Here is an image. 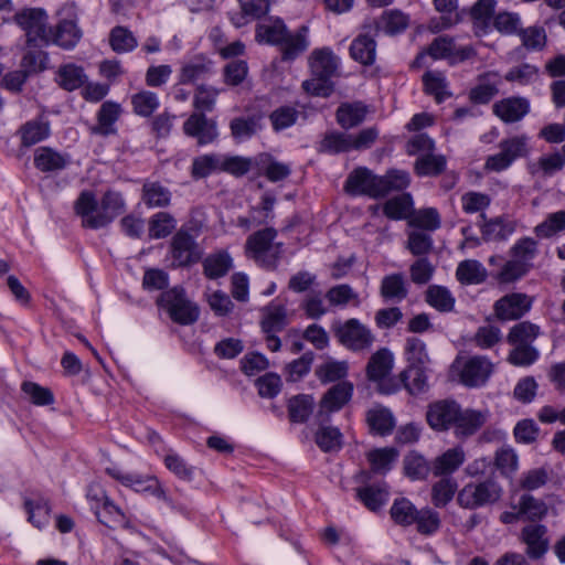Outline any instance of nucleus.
Wrapping results in <instances>:
<instances>
[{"label":"nucleus","instance_id":"1","mask_svg":"<svg viewBox=\"0 0 565 565\" xmlns=\"http://www.w3.org/2000/svg\"><path fill=\"white\" fill-rule=\"evenodd\" d=\"M331 331L340 344L353 352L366 351L375 341L371 329L355 318L333 321Z\"/></svg>","mask_w":565,"mask_h":565},{"label":"nucleus","instance_id":"2","mask_svg":"<svg viewBox=\"0 0 565 565\" xmlns=\"http://www.w3.org/2000/svg\"><path fill=\"white\" fill-rule=\"evenodd\" d=\"M502 494L501 487L492 479L469 482L459 490L457 503L463 509H478L495 503Z\"/></svg>","mask_w":565,"mask_h":565},{"label":"nucleus","instance_id":"3","mask_svg":"<svg viewBox=\"0 0 565 565\" xmlns=\"http://www.w3.org/2000/svg\"><path fill=\"white\" fill-rule=\"evenodd\" d=\"M159 303L164 307L171 319L181 324H191L199 318V309L192 303L180 287L162 292Z\"/></svg>","mask_w":565,"mask_h":565},{"label":"nucleus","instance_id":"4","mask_svg":"<svg viewBox=\"0 0 565 565\" xmlns=\"http://www.w3.org/2000/svg\"><path fill=\"white\" fill-rule=\"evenodd\" d=\"M500 151L489 156L484 168L489 171L501 172L508 169L516 159L525 157L529 152L527 138L514 136L500 141Z\"/></svg>","mask_w":565,"mask_h":565},{"label":"nucleus","instance_id":"5","mask_svg":"<svg viewBox=\"0 0 565 565\" xmlns=\"http://www.w3.org/2000/svg\"><path fill=\"white\" fill-rule=\"evenodd\" d=\"M277 235L276 230L267 227L260 230L247 238L246 250L257 263L266 267H274L279 253V246H274L273 242Z\"/></svg>","mask_w":565,"mask_h":565},{"label":"nucleus","instance_id":"6","mask_svg":"<svg viewBox=\"0 0 565 565\" xmlns=\"http://www.w3.org/2000/svg\"><path fill=\"white\" fill-rule=\"evenodd\" d=\"M170 254L174 267H185L195 264L202 256V250L196 243V236L182 226L173 235L170 243Z\"/></svg>","mask_w":565,"mask_h":565},{"label":"nucleus","instance_id":"7","mask_svg":"<svg viewBox=\"0 0 565 565\" xmlns=\"http://www.w3.org/2000/svg\"><path fill=\"white\" fill-rule=\"evenodd\" d=\"M454 367L459 371L460 382L468 387L482 386L490 379L494 365L486 356L475 355L466 360H456Z\"/></svg>","mask_w":565,"mask_h":565},{"label":"nucleus","instance_id":"8","mask_svg":"<svg viewBox=\"0 0 565 565\" xmlns=\"http://www.w3.org/2000/svg\"><path fill=\"white\" fill-rule=\"evenodd\" d=\"M425 53L434 60H447L450 64L462 63L477 54L472 45L458 46L449 35L435 38Z\"/></svg>","mask_w":565,"mask_h":565},{"label":"nucleus","instance_id":"9","mask_svg":"<svg viewBox=\"0 0 565 565\" xmlns=\"http://www.w3.org/2000/svg\"><path fill=\"white\" fill-rule=\"evenodd\" d=\"M14 21L25 31L30 45L38 41L47 43L51 40V29H47V15L44 10H22L14 15Z\"/></svg>","mask_w":565,"mask_h":565},{"label":"nucleus","instance_id":"10","mask_svg":"<svg viewBox=\"0 0 565 565\" xmlns=\"http://www.w3.org/2000/svg\"><path fill=\"white\" fill-rule=\"evenodd\" d=\"M382 179L367 168H356L347 178L344 189L352 195L381 198Z\"/></svg>","mask_w":565,"mask_h":565},{"label":"nucleus","instance_id":"11","mask_svg":"<svg viewBox=\"0 0 565 565\" xmlns=\"http://www.w3.org/2000/svg\"><path fill=\"white\" fill-rule=\"evenodd\" d=\"M520 541L525 544V555L532 561L544 557L550 547L547 527L540 523L525 525L520 533Z\"/></svg>","mask_w":565,"mask_h":565},{"label":"nucleus","instance_id":"12","mask_svg":"<svg viewBox=\"0 0 565 565\" xmlns=\"http://www.w3.org/2000/svg\"><path fill=\"white\" fill-rule=\"evenodd\" d=\"M354 386L351 382L342 381L330 387L320 401L318 417L326 420L328 415L340 411L353 395Z\"/></svg>","mask_w":565,"mask_h":565},{"label":"nucleus","instance_id":"13","mask_svg":"<svg viewBox=\"0 0 565 565\" xmlns=\"http://www.w3.org/2000/svg\"><path fill=\"white\" fill-rule=\"evenodd\" d=\"M532 307V299L520 292L505 295L494 302V312L500 320H516L523 317Z\"/></svg>","mask_w":565,"mask_h":565},{"label":"nucleus","instance_id":"14","mask_svg":"<svg viewBox=\"0 0 565 565\" xmlns=\"http://www.w3.org/2000/svg\"><path fill=\"white\" fill-rule=\"evenodd\" d=\"M460 415V406L455 401H439L429 405L426 417L434 430H447L455 427L457 416Z\"/></svg>","mask_w":565,"mask_h":565},{"label":"nucleus","instance_id":"15","mask_svg":"<svg viewBox=\"0 0 565 565\" xmlns=\"http://www.w3.org/2000/svg\"><path fill=\"white\" fill-rule=\"evenodd\" d=\"M87 497L92 500L100 501V505H95V515L98 521L109 529L128 527L129 521L119 507H117L106 494L100 493L92 494L90 491Z\"/></svg>","mask_w":565,"mask_h":565},{"label":"nucleus","instance_id":"16","mask_svg":"<svg viewBox=\"0 0 565 565\" xmlns=\"http://www.w3.org/2000/svg\"><path fill=\"white\" fill-rule=\"evenodd\" d=\"M125 210V201L119 193L108 191L104 194L97 216L88 220L90 228L97 230L111 223Z\"/></svg>","mask_w":565,"mask_h":565},{"label":"nucleus","instance_id":"17","mask_svg":"<svg viewBox=\"0 0 565 565\" xmlns=\"http://www.w3.org/2000/svg\"><path fill=\"white\" fill-rule=\"evenodd\" d=\"M186 136L198 139L199 145H206L217 138V128L214 120L207 119L204 114L193 113L183 124Z\"/></svg>","mask_w":565,"mask_h":565},{"label":"nucleus","instance_id":"18","mask_svg":"<svg viewBox=\"0 0 565 565\" xmlns=\"http://www.w3.org/2000/svg\"><path fill=\"white\" fill-rule=\"evenodd\" d=\"M493 113L504 122L520 121L530 111V102L525 97L512 96L493 104Z\"/></svg>","mask_w":565,"mask_h":565},{"label":"nucleus","instance_id":"19","mask_svg":"<svg viewBox=\"0 0 565 565\" xmlns=\"http://www.w3.org/2000/svg\"><path fill=\"white\" fill-rule=\"evenodd\" d=\"M82 38V30L77 25L75 14L60 20L55 31L51 29V40L63 49H73Z\"/></svg>","mask_w":565,"mask_h":565},{"label":"nucleus","instance_id":"20","mask_svg":"<svg viewBox=\"0 0 565 565\" xmlns=\"http://www.w3.org/2000/svg\"><path fill=\"white\" fill-rule=\"evenodd\" d=\"M340 58L330 47L316 49L310 54V67L315 76L333 77L339 68Z\"/></svg>","mask_w":565,"mask_h":565},{"label":"nucleus","instance_id":"21","mask_svg":"<svg viewBox=\"0 0 565 565\" xmlns=\"http://www.w3.org/2000/svg\"><path fill=\"white\" fill-rule=\"evenodd\" d=\"M350 56L364 66L373 65L376 58V41L370 32L360 33L350 45Z\"/></svg>","mask_w":565,"mask_h":565},{"label":"nucleus","instance_id":"22","mask_svg":"<svg viewBox=\"0 0 565 565\" xmlns=\"http://www.w3.org/2000/svg\"><path fill=\"white\" fill-rule=\"evenodd\" d=\"M488 412L475 409H461L455 424V435L459 438H467L475 435L487 422Z\"/></svg>","mask_w":565,"mask_h":565},{"label":"nucleus","instance_id":"23","mask_svg":"<svg viewBox=\"0 0 565 565\" xmlns=\"http://www.w3.org/2000/svg\"><path fill=\"white\" fill-rule=\"evenodd\" d=\"M465 460L466 452L463 448L457 446L436 457L431 466V471L436 477L451 475L465 462Z\"/></svg>","mask_w":565,"mask_h":565},{"label":"nucleus","instance_id":"24","mask_svg":"<svg viewBox=\"0 0 565 565\" xmlns=\"http://www.w3.org/2000/svg\"><path fill=\"white\" fill-rule=\"evenodd\" d=\"M480 217L483 220L481 225L482 238L487 242L505 241L515 230L514 223L502 216L487 220L482 213Z\"/></svg>","mask_w":565,"mask_h":565},{"label":"nucleus","instance_id":"25","mask_svg":"<svg viewBox=\"0 0 565 565\" xmlns=\"http://www.w3.org/2000/svg\"><path fill=\"white\" fill-rule=\"evenodd\" d=\"M366 423L372 433L381 436L391 434L395 427L392 412L382 405H375L366 412Z\"/></svg>","mask_w":565,"mask_h":565},{"label":"nucleus","instance_id":"26","mask_svg":"<svg viewBox=\"0 0 565 565\" xmlns=\"http://www.w3.org/2000/svg\"><path fill=\"white\" fill-rule=\"evenodd\" d=\"M393 354L386 348H382L373 353L366 365V376L370 381L382 380L390 375L393 369Z\"/></svg>","mask_w":565,"mask_h":565},{"label":"nucleus","instance_id":"27","mask_svg":"<svg viewBox=\"0 0 565 565\" xmlns=\"http://www.w3.org/2000/svg\"><path fill=\"white\" fill-rule=\"evenodd\" d=\"M287 323V309L285 305L273 301L264 308L262 329L265 333L279 332Z\"/></svg>","mask_w":565,"mask_h":565},{"label":"nucleus","instance_id":"28","mask_svg":"<svg viewBox=\"0 0 565 565\" xmlns=\"http://www.w3.org/2000/svg\"><path fill=\"white\" fill-rule=\"evenodd\" d=\"M367 107L361 103H344L337 109V121L344 129H351L362 124L366 117Z\"/></svg>","mask_w":565,"mask_h":565},{"label":"nucleus","instance_id":"29","mask_svg":"<svg viewBox=\"0 0 565 565\" xmlns=\"http://www.w3.org/2000/svg\"><path fill=\"white\" fill-rule=\"evenodd\" d=\"M70 159L51 148L41 147L36 149L34 154V166L42 172H52L63 170Z\"/></svg>","mask_w":565,"mask_h":565},{"label":"nucleus","instance_id":"30","mask_svg":"<svg viewBox=\"0 0 565 565\" xmlns=\"http://www.w3.org/2000/svg\"><path fill=\"white\" fill-rule=\"evenodd\" d=\"M307 34L308 28L306 25H302L295 34L287 32L284 41L280 43L284 60H295L308 49L309 41Z\"/></svg>","mask_w":565,"mask_h":565},{"label":"nucleus","instance_id":"31","mask_svg":"<svg viewBox=\"0 0 565 565\" xmlns=\"http://www.w3.org/2000/svg\"><path fill=\"white\" fill-rule=\"evenodd\" d=\"M381 296L386 301L399 302L407 297L408 290L403 274L387 275L382 279Z\"/></svg>","mask_w":565,"mask_h":565},{"label":"nucleus","instance_id":"32","mask_svg":"<svg viewBox=\"0 0 565 565\" xmlns=\"http://www.w3.org/2000/svg\"><path fill=\"white\" fill-rule=\"evenodd\" d=\"M211 61L196 56L183 63L179 74V83L190 84L198 79H203L211 73Z\"/></svg>","mask_w":565,"mask_h":565},{"label":"nucleus","instance_id":"33","mask_svg":"<svg viewBox=\"0 0 565 565\" xmlns=\"http://www.w3.org/2000/svg\"><path fill=\"white\" fill-rule=\"evenodd\" d=\"M565 166V158L558 152L540 157L535 162L527 164V170L533 177L546 178L551 177L557 171H561Z\"/></svg>","mask_w":565,"mask_h":565},{"label":"nucleus","instance_id":"34","mask_svg":"<svg viewBox=\"0 0 565 565\" xmlns=\"http://www.w3.org/2000/svg\"><path fill=\"white\" fill-rule=\"evenodd\" d=\"M456 277L463 285H479L487 279V269L476 259H466L459 263Z\"/></svg>","mask_w":565,"mask_h":565},{"label":"nucleus","instance_id":"35","mask_svg":"<svg viewBox=\"0 0 565 565\" xmlns=\"http://www.w3.org/2000/svg\"><path fill=\"white\" fill-rule=\"evenodd\" d=\"M142 201L149 209L167 207L171 202V192L159 182L147 181L142 186Z\"/></svg>","mask_w":565,"mask_h":565},{"label":"nucleus","instance_id":"36","mask_svg":"<svg viewBox=\"0 0 565 565\" xmlns=\"http://www.w3.org/2000/svg\"><path fill=\"white\" fill-rule=\"evenodd\" d=\"M356 498L370 510H380L388 500L385 486H366L356 489Z\"/></svg>","mask_w":565,"mask_h":565},{"label":"nucleus","instance_id":"37","mask_svg":"<svg viewBox=\"0 0 565 565\" xmlns=\"http://www.w3.org/2000/svg\"><path fill=\"white\" fill-rule=\"evenodd\" d=\"M232 266V258L224 250L211 254L203 260L204 274L210 279L225 276Z\"/></svg>","mask_w":565,"mask_h":565},{"label":"nucleus","instance_id":"38","mask_svg":"<svg viewBox=\"0 0 565 565\" xmlns=\"http://www.w3.org/2000/svg\"><path fill=\"white\" fill-rule=\"evenodd\" d=\"M399 376L409 394L418 395L427 392L428 381L424 366H408Z\"/></svg>","mask_w":565,"mask_h":565},{"label":"nucleus","instance_id":"39","mask_svg":"<svg viewBox=\"0 0 565 565\" xmlns=\"http://www.w3.org/2000/svg\"><path fill=\"white\" fill-rule=\"evenodd\" d=\"M425 92L434 96L437 103L444 102L451 96L448 90V84L441 72L428 71L423 75Z\"/></svg>","mask_w":565,"mask_h":565},{"label":"nucleus","instance_id":"40","mask_svg":"<svg viewBox=\"0 0 565 565\" xmlns=\"http://www.w3.org/2000/svg\"><path fill=\"white\" fill-rule=\"evenodd\" d=\"M256 164L259 166L260 171L271 182H278L286 179L291 169L288 164L279 162L271 158L269 154H260L256 159Z\"/></svg>","mask_w":565,"mask_h":565},{"label":"nucleus","instance_id":"41","mask_svg":"<svg viewBox=\"0 0 565 565\" xmlns=\"http://www.w3.org/2000/svg\"><path fill=\"white\" fill-rule=\"evenodd\" d=\"M416 507L406 498L396 499L390 510L393 521L402 526H409L415 523L418 515Z\"/></svg>","mask_w":565,"mask_h":565},{"label":"nucleus","instance_id":"42","mask_svg":"<svg viewBox=\"0 0 565 565\" xmlns=\"http://www.w3.org/2000/svg\"><path fill=\"white\" fill-rule=\"evenodd\" d=\"M397 456L398 452L394 448L386 447L370 451L367 454V460L371 465L372 471L384 475L392 469Z\"/></svg>","mask_w":565,"mask_h":565},{"label":"nucleus","instance_id":"43","mask_svg":"<svg viewBox=\"0 0 565 565\" xmlns=\"http://www.w3.org/2000/svg\"><path fill=\"white\" fill-rule=\"evenodd\" d=\"M177 221L168 212H158L149 220L150 238L159 239L169 236L175 228Z\"/></svg>","mask_w":565,"mask_h":565},{"label":"nucleus","instance_id":"44","mask_svg":"<svg viewBox=\"0 0 565 565\" xmlns=\"http://www.w3.org/2000/svg\"><path fill=\"white\" fill-rule=\"evenodd\" d=\"M518 504L522 520L535 522L542 520L547 514L545 502L531 494L521 495Z\"/></svg>","mask_w":565,"mask_h":565},{"label":"nucleus","instance_id":"45","mask_svg":"<svg viewBox=\"0 0 565 565\" xmlns=\"http://www.w3.org/2000/svg\"><path fill=\"white\" fill-rule=\"evenodd\" d=\"M458 483L452 478H443L431 488V502L436 508L446 507L455 497Z\"/></svg>","mask_w":565,"mask_h":565},{"label":"nucleus","instance_id":"46","mask_svg":"<svg viewBox=\"0 0 565 565\" xmlns=\"http://www.w3.org/2000/svg\"><path fill=\"white\" fill-rule=\"evenodd\" d=\"M540 327L530 321H522L514 324L508 334L507 341L510 344H531L539 337Z\"/></svg>","mask_w":565,"mask_h":565},{"label":"nucleus","instance_id":"47","mask_svg":"<svg viewBox=\"0 0 565 565\" xmlns=\"http://www.w3.org/2000/svg\"><path fill=\"white\" fill-rule=\"evenodd\" d=\"M85 81L83 68L74 64L64 65L57 72L58 85L70 92L79 88Z\"/></svg>","mask_w":565,"mask_h":565},{"label":"nucleus","instance_id":"48","mask_svg":"<svg viewBox=\"0 0 565 565\" xmlns=\"http://www.w3.org/2000/svg\"><path fill=\"white\" fill-rule=\"evenodd\" d=\"M120 106L113 102H105L98 111V127L96 131L107 136L115 132L114 125L119 118Z\"/></svg>","mask_w":565,"mask_h":565},{"label":"nucleus","instance_id":"49","mask_svg":"<svg viewBox=\"0 0 565 565\" xmlns=\"http://www.w3.org/2000/svg\"><path fill=\"white\" fill-rule=\"evenodd\" d=\"M518 36L527 51H542L547 41L545 29L539 25L521 28Z\"/></svg>","mask_w":565,"mask_h":565},{"label":"nucleus","instance_id":"50","mask_svg":"<svg viewBox=\"0 0 565 565\" xmlns=\"http://www.w3.org/2000/svg\"><path fill=\"white\" fill-rule=\"evenodd\" d=\"M220 89L210 85L201 84L196 87L193 96V107L195 113L204 114L212 111L215 107Z\"/></svg>","mask_w":565,"mask_h":565},{"label":"nucleus","instance_id":"51","mask_svg":"<svg viewBox=\"0 0 565 565\" xmlns=\"http://www.w3.org/2000/svg\"><path fill=\"white\" fill-rule=\"evenodd\" d=\"M326 299L330 307H347L350 302L359 303V295L347 284L331 287L326 292Z\"/></svg>","mask_w":565,"mask_h":565},{"label":"nucleus","instance_id":"52","mask_svg":"<svg viewBox=\"0 0 565 565\" xmlns=\"http://www.w3.org/2000/svg\"><path fill=\"white\" fill-rule=\"evenodd\" d=\"M565 231V210L551 213L546 218L535 226L534 233L542 238H550L559 232Z\"/></svg>","mask_w":565,"mask_h":565},{"label":"nucleus","instance_id":"53","mask_svg":"<svg viewBox=\"0 0 565 565\" xmlns=\"http://www.w3.org/2000/svg\"><path fill=\"white\" fill-rule=\"evenodd\" d=\"M288 30L280 19L258 25L256 36L269 44H277L284 41Z\"/></svg>","mask_w":565,"mask_h":565},{"label":"nucleus","instance_id":"54","mask_svg":"<svg viewBox=\"0 0 565 565\" xmlns=\"http://www.w3.org/2000/svg\"><path fill=\"white\" fill-rule=\"evenodd\" d=\"M405 356L409 366H425L429 362L425 342L416 337L406 339Z\"/></svg>","mask_w":565,"mask_h":565},{"label":"nucleus","instance_id":"55","mask_svg":"<svg viewBox=\"0 0 565 565\" xmlns=\"http://www.w3.org/2000/svg\"><path fill=\"white\" fill-rule=\"evenodd\" d=\"M351 134L332 131L320 142V151L340 153L352 151Z\"/></svg>","mask_w":565,"mask_h":565},{"label":"nucleus","instance_id":"56","mask_svg":"<svg viewBox=\"0 0 565 565\" xmlns=\"http://www.w3.org/2000/svg\"><path fill=\"white\" fill-rule=\"evenodd\" d=\"M426 301L440 312H449L455 307V298L441 286H430L426 291Z\"/></svg>","mask_w":565,"mask_h":565},{"label":"nucleus","instance_id":"57","mask_svg":"<svg viewBox=\"0 0 565 565\" xmlns=\"http://www.w3.org/2000/svg\"><path fill=\"white\" fill-rule=\"evenodd\" d=\"M230 128L233 138L243 141L254 136L260 129V125L259 119L254 116L237 117L232 119Z\"/></svg>","mask_w":565,"mask_h":565},{"label":"nucleus","instance_id":"58","mask_svg":"<svg viewBox=\"0 0 565 565\" xmlns=\"http://www.w3.org/2000/svg\"><path fill=\"white\" fill-rule=\"evenodd\" d=\"M131 105L135 114L149 117L158 109L160 103L156 93L141 90L131 96Z\"/></svg>","mask_w":565,"mask_h":565},{"label":"nucleus","instance_id":"59","mask_svg":"<svg viewBox=\"0 0 565 565\" xmlns=\"http://www.w3.org/2000/svg\"><path fill=\"white\" fill-rule=\"evenodd\" d=\"M20 132L22 145L30 147L44 140L50 134V127L47 122L31 120L22 126Z\"/></svg>","mask_w":565,"mask_h":565},{"label":"nucleus","instance_id":"60","mask_svg":"<svg viewBox=\"0 0 565 565\" xmlns=\"http://www.w3.org/2000/svg\"><path fill=\"white\" fill-rule=\"evenodd\" d=\"M413 206L409 193L394 196L384 204V214L393 220H402L408 216Z\"/></svg>","mask_w":565,"mask_h":565},{"label":"nucleus","instance_id":"61","mask_svg":"<svg viewBox=\"0 0 565 565\" xmlns=\"http://www.w3.org/2000/svg\"><path fill=\"white\" fill-rule=\"evenodd\" d=\"M537 254V242L532 237L519 239L511 248V256L519 263H523L529 269L532 267V260Z\"/></svg>","mask_w":565,"mask_h":565},{"label":"nucleus","instance_id":"62","mask_svg":"<svg viewBox=\"0 0 565 565\" xmlns=\"http://www.w3.org/2000/svg\"><path fill=\"white\" fill-rule=\"evenodd\" d=\"M109 43L111 49L117 53H125L132 51L137 45V39L127 28L116 26L111 30L109 35Z\"/></svg>","mask_w":565,"mask_h":565},{"label":"nucleus","instance_id":"63","mask_svg":"<svg viewBox=\"0 0 565 565\" xmlns=\"http://www.w3.org/2000/svg\"><path fill=\"white\" fill-rule=\"evenodd\" d=\"M313 398L309 395H298L288 403V413L291 422L303 423L312 412Z\"/></svg>","mask_w":565,"mask_h":565},{"label":"nucleus","instance_id":"64","mask_svg":"<svg viewBox=\"0 0 565 565\" xmlns=\"http://www.w3.org/2000/svg\"><path fill=\"white\" fill-rule=\"evenodd\" d=\"M220 166L221 154H203L193 159L191 174L194 179H203L220 171Z\"/></svg>","mask_w":565,"mask_h":565}]
</instances>
